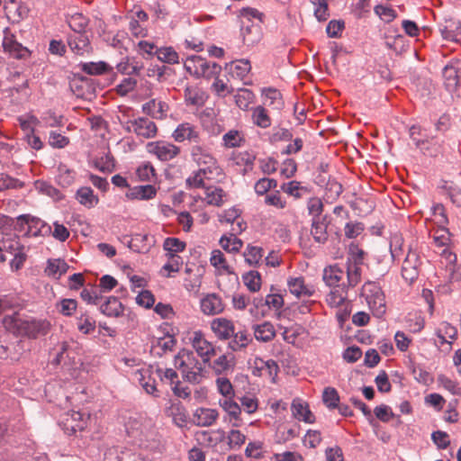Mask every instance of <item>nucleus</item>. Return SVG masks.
<instances>
[{
  "instance_id": "obj_47",
  "label": "nucleus",
  "mask_w": 461,
  "mask_h": 461,
  "mask_svg": "<svg viewBox=\"0 0 461 461\" xmlns=\"http://www.w3.org/2000/svg\"><path fill=\"white\" fill-rule=\"evenodd\" d=\"M0 243L3 250L10 254H15V252L23 250L19 238L14 233L6 234L0 240Z\"/></svg>"
},
{
  "instance_id": "obj_4",
  "label": "nucleus",
  "mask_w": 461,
  "mask_h": 461,
  "mask_svg": "<svg viewBox=\"0 0 461 461\" xmlns=\"http://www.w3.org/2000/svg\"><path fill=\"white\" fill-rule=\"evenodd\" d=\"M190 155L199 169L208 175L209 179H216L222 175V168L208 148L202 145H194L191 148Z\"/></svg>"
},
{
  "instance_id": "obj_24",
  "label": "nucleus",
  "mask_w": 461,
  "mask_h": 461,
  "mask_svg": "<svg viewBox=\"0 0 461 461\" xmlns=\"http://www.w3.org/2000/svg\"><path fill=\"white\" fill-rule=\"evenodd\" d=\"M228 199V194L220 186L208 185L204 189L203 201L212 206L221 207Z\"/></svg>"
},
{
  "instance_id": "obj_32",
  "label": "nucleus",
  "mask_w": 461,
  "mask_h": 461,
  "mask_svg": "<svg viewBox=\"0 0 461 461\" xmlns=\"http://www.w3.org/2000/svg\"><path fill=\"white\" fill-rule=\"evenodd\" d=\"M157 194L156 188L151 185H137L126 193V197L131 200H149L155 197Z\"/></svg>"
},
{
  "instance_id": "obj_55",
  "label": "nucleus",
  "mask_w": 461,
  "mask_h": 461,
  "mask_svg": "<svg viewBox=\"0 0 461 461\" xmlns=\"http://www.w3.org/2000/svg\"><path fill=\"white\" fill-rule=\"evenodd\" d=\"M77 325L83 334H90L95 330V321L87 312L80 314Z\"/></svg>"
},
{
  "instance_id": "obj_60",
  "label": "nucleus",
  "mask_w": 461,
  "mask_h": 461,
  "mask_svg": "<svg viewBox=\"0 0 461 461\" xmlns=\"http://www.w3.org/2000/svg\"><path fill=\"white\" fill-rule=\"evenodd\" d=\"M68 269V265L62 259H52L48 261L46 272L49 276H59L64 275Z\"/></svg>"
},
{
  "instance_id": "obj_37",
  "label": "nucleus",
  "mask_w": 461,
  "mask_h": 461,
  "mask_svg": "<svg viewBox=\"0 0 461 461\" xmlns=\"http://www.w3.org/2000/svg\"><path fill=\"white\" fill-rule=\"evenodd\" d=\"M251 119L255 125L262 129L270 127L272 123L271 118L263 105H258L251 109Z\"/></svg>"
},
{
  "instance_id": "obj_49",
  "label": "nucleus",
  "mask_w": 461,
  "mask_h": 461,
  "mask_svg": "<svg viewBox=\"0 0 461 461\" xmlns=\"http://www.w3.org/2000/svg\"><path fill=\"white\" fill-rule=\"evenodd\" d=\"M263 255L262 248L251 245H249L243 253L246 263L251 267L258 266L261 261Z\"/></svg>"
},
{
  "instance_id": "obj_9",
  "label": "nucleus",
  "mask_w": 461,
  "mask_h": 461,
  "mask_svg": "<svg viewBox=\"0 0 461 461\" xmlns=\"http://www.w3.org/2000/svg\"><path fill=\"white\" fill-rule=\"evenodd\" d=\"M147 150L149 154L156 156L161 161H169L180 153V148L176 145L166 141H151L147 144Z\"/></svg>"
},
{
  "instance_id": "obj_36",
  "label": "nucleus",
  "mask_w": 461,
  "mask_h": 461,
  "mask_svg": "<svg viewBox=\"0 0 461 461\" xmlns=\"http://www.w3.org/2000/svg\"><path fill=\"white\" fill-rule=\"evenodd\" d=\"M234 364V357L230 354H223L213 360L210 364V366L215 374L222 375L228 373L230 370H232Z\"/></svg>"
},
{
  "instance_id": "obj_6",
  "label": "nucleus",
  "mask_w": 461,
  "mask_h": 461,
  "mask_svg": "<svg viewBox=\"0 0 461 461\" xmlns=\"http://www.w3.org/2000/svg\"><path fill=\"white\" fill-rule=\"evenodd\" d=\"M185 68L197 77H205L207 79L218 77L221 71V67L216 62L207 61L205 59L196 55L187 59Z\"/></svg>"
},
{
  "instance_id": "obj_25",
  "label": "nucleus",
  "mask_w": 461,
  "mask_h": 461,
  "mask_svg": "<svg viewBox=\"0 0 461 461\" xmlns=\"http://www.w3.org/2000/svg\"><path fill=\"white\" fill-rule=\"evenodd\" d=\"M176 344V340L171 335L158 338L151 342L150 352L156 357H162L168 352H172Z\"/></svg>"
},
{
  "instance_id": "obj_50",
  "label": "nucleus",
  "mask_w": 461,
  "mask_h": 461,
  "mask_svg": "<svg viewBox=\"0 0 461 461\" xmlns=\"http://www.w3.org/2000/svg\"><path fill=\"white\" fill-rule=\"evenodd\" d=\"M220 245L224 250L236 253L239 252L242 248L243 241L240 239H238L236 235L231 233L229 237L222 236L220 239Z\"/></svg>"
},
{
  "instance_id": "obj_48",
  "label": "nucleus",
  "mask_w": 461,
  "mask_h": 461,
  "mask_svg": "<svg viewBox=\"0 0 461 461\" xmlns=\"http://www.w3.org/2000/svg\"><path fill=\"white\" fill-rule=\"evenodd\" d=\"M184 95L187 104L203 105L204 103L203 94L196 86H186Z\"/></svg>"
},
{
  "instance_id": "obj_45",
  "label": "nucleus",
  "mask_w": 461,
  "mask_h": 461,
  "mask_svg": "<svg viewBox=\"0 0 461 461\" xmlns=\"http://www.w3.org/2000/svg\"><path fill=\"white\" fill-rule=\"evenodd\" d=\"M156 57L161 62L167 64H177L179 62L178 53L173 47H161L155 50Z\"/></svg>"
},
{
  "instance_id": "obj_62",
  "label": "nucleus",
  "mask_w": 461,
  "mask_h": 461,
  "mask_svg": "<svg viewBox=\"0 0 461 461\" xmlns=\"http://www.w3.org/2000/svg\"><path fill=\"white\" fill-rule=\"evenodd\" d=\"M246 435L239 429H230L227 436V443L230 449H240L246 441Z\"/></svg>"
},
{
  "instance_id": "obj_41",
  "label": "nucleus",
  "mask_w": 461,
  "mask_h": 461,
  "mask_svg": "<svg viewBox=\"0 0 461 461\" xmlns=\"http://www.w3.org/2000/svg\"><path fill=\"white\" fill-rule=\"evenodd\" d=\"M225 438V432L219 429L210 431H202L198 434V440L207 446H216Z\"/></svg>"
},
{
  "instance_id": "obj_22",
  "label": "nucleus",
  "mask_w": 461,
  "mask_h": 461,
  "mask_svg": "<svg viewBox=\"0 0 461 461\" xmlns=\"http://www.w3.org/2000/svg\"><path fill=\"white\" fill-rule=\"evenodd\" d=\"M4 7L8 18L14 22H20L29 14L28 6L22 0H7Z\"/></svg>"
},
{
  "instance_id": "obj_20",
  "label": "nucleus",
  "mask_w": 461,
  "mask_h": 461,
  "mask_svg": "<svg viewBox=\"0 0 461 461\" xmlns=\"http://www.w3.org/2000/svg\"><path fill=\"white\" fill-rule=\"evenodd\" d=\"M202 312L206 315L220 314L224 311V303L216 294H208L200 303Z\"/></svg>"
},
{
  "instance_id": "obj_13",
  "label": "nucleus",
  "mask_w": 461,
  "mask_h": 461,
  "mask_svg": "<svg viewBox=\"0 0 461 461\" xmlns=\"http://www.w3.org/2000/svg\"><path fill=\"white\" fill-rule=\"evenodd\" d=\"M211 330L219 340H229L234 334L235 325L231 320L220 317L211 321Z\"/></svg>"
},
{
  "instance_id": "obj_33",
  "label": "nucleus",
  "mask_w": 461,
  "mask_h": 461,
  "mask_svg": "<svg viewBox=\"0 0 461 461\" xmlns=\"http://www.w3.org/2000/svg\"><path fill=\"white\" fill-rule=\"evenodd\" d=\"M229 73L237 78L243 79L251 70L249 60L242 59L226 65L225 68Z\"/></svg>"
},
{
  "instance_id": "obj_57",
  "label": "nucleus",
  "mask_w": 461,
  "mask_h": 461,
  "mask_svg": "<svg viewBox=\"0 0 461 461\" xmlns=\"http://www.w3.org/2000/svg\"><path fill=\"white\" fill-rule=\"evenodd\" d=\"M264 443L260 440L249 442L245 449V455L248 457L261 459L265 456Z\"/></svg>"
},
{
  "instance_id": "obj_31",
  "label": "nucleus",
  "mask_w": 461,
  "mask_h": 461,
  "mask_svg": "<svg viewBox=\"0 0 461 461\" xmlns=\"http://www.w3.org/2000/svg\"><path fill=\"white\" fill-rule=\"evenodd\" d=\"M168 106L165 102L151 99L142 105V111L156 119H163L166 116Z\"/></svg>"
},
{
  "instance_id": "obj_38",
  "label": "nucleus",
  "mask_w": 461,
  "mask_h": 461,
  "mask_svg": "<svg viewBox=\"0 0 461 461\" xmlns=\"http://www.w3.org/2000/svg\"><path fill=\"white\" fill-rule=\"evenodd\" d=\"M76 198L78 203L87 208H92L96 205L99 199L94 194L91 187L83 186L77 191Z\"/></svg>"
},
{
  "instance_id": "obj_39",
  "label": "nucleus",
  "mask_w": 461,
  "mask_h": 461,
  "mask_svg": "<svg viewBox=\"0 0 461 461\" xmlns=\"http://www.w3.org/2000/svg\"><path fill=\"white\" fill-rule=\"evenodd\" d=\"M118 72L124 75H140L143 68L142 63L136 61L135 59L125 58L117 64Z\"/></svg>"
},
{
  "instance_id": "obj_23",
  "label": "nucleus",
  "mask_w": 461,
  "mask_h": 461,
  "mask_svg": "<svg viewBox=\"0 0 461 461\" xmlns=\"http://www.w3.org/2000/svg\"><path fill=\"white\" fill-rule=\"evenodd\" d=\"M263 106H268L273 110L280 111L285 106L283 95L279 90L273 87H265L261 90Z\"/></svg>"
},
{
  "instance_id": "obj_43",
  "label": "nucleus",
  "mask_w": 461,
  "mask_h": 461,
  "mask_svg": "<svg viewBox=\"0 0 461 461\" xmlns=\"http://www.w3.org/2000/svg\"><path fill=\"white\" fill-rule=\"evenodd\" d=\"M255 366L256 368L259 371H264L267 373L268 377L275 382V379L278 374V365L277 363L273 359H267L264 360L262 358H256L255 359Z\"/></svg>"
},
{
  "instance_id": "obj_16",
  "label": "nucleus",
  "mask_w": 461,
  "mask_h": 461,
  "mask_svg": "<svg viewBox=\"0 0 461 461\" xmlns=\"http://www.w3.org/2000/svg\"><path fill=\"white\" fill-rule=\"evenodd\" d=\"M240 33L243 42L247 46H254L258 44L263 36L262 28L259 23H246L242 21Z\"/></svg>"
},
{
  "instance_id": "obj_28",
  "label": "nucleus",
  "mask_w": 461,
  "mask_h": 461,
  "mask_svg": "<svg viewBox=\"0 0 461 461\" xmlns=\"http://www.w3.org/2000/svg\"><path fill=\"white\" fill-rule=\"evenodd\" d=\"M254 337L258 341L269 342L276 337V330L270 321H264L252 326Z\"/></svg>"
},
{
  "instance_id": "obj_54",
  "label": "nucleus",
  "mask_w": 461,
  "mask_h": 461,
  "mask_svg": "<svg viewBox=\"0 0 461 461\" xmlns=\"http://www.w3.org/2000/svg\"><path fill=\"white\" fill-rule=\"evenodd\" d=\"M362 266L347 263L348 286L355 287L361 281Z\"/></svg>"
},
{
  "instance_id": "obj_27",
  "label": "nucleus",
  "mask_w": 461,
  "mask_h": 461,
  "mask_svg": "<svg viewBox=\"0 0 461 461\" xmlns=\"http://www.w3.org/2000/svg\"><path fill=\"white\" fill-rule=\"evenodd\" d=\"M219 418V412L216 409L198 408L194 413V422L197 426L210 427L215 423Z\"/></svg>"
},
{
  "instance_id": "obj_51",
  "label": "nucleus",
  "mask_w": 461,
  "mask_h": 461,
  "mask_svg": "<svg viewBox=\"0 0 461 461\" xmlns=\"http://www.w3.org/2000/svg\"><path fill=\"white\" fill-rule=\"evenodd\" d=\"M166 257L167 258V261L162 267L161 271L167 272L165 276L172 277V273H178L180 271L183 260L180 256H173V254L166 255Z\"/></svg>"
},
{
  "instance_id": "obj_10",
  "label": "nucleus",
  "mask_w": 461,
  "mask_h": 461,
  "mask_svg": "<svg viewBox=\"0 0 461 461\" xmlns=\"http://www.w3.org/2000/svg\"><path fill=\"white\" fill-rule=\"evenodd\" d=\"M420 264L418 253L410 249L402 263V276L407 282L412 283L418 278Z\"/></svg>"
},
{
  "instance_id": "obj_35",
  "label": "nucleus",
  "mask_w": 461,
  "mask_h": 461,
  "mask_svg": "<svg viewBox=\"0 0 461 461\" xmlns=\"http://www.w3.org/2000/svg\"><path fill=\"white\" fill-rule=\"evenodd\" d=\"M100 304V311L108 317H118L123 312V306L118 298L110 296L106 301Z\"/></svg>"
},
{
  "instance_id": "obj_8",
  "label": "nucleus",
  "mask_w": 461,
  "mask_h": 461,
  "mask_svg": "<svg viewBox=\"0 0 461 461\" xmlns=\"http://www.w3.org/2000/svg\"><path fill=\"white\" fill-rule=\"evenodd\" d=\"M127 131L139 138L152 139L158 133L156 123L147 117H139L127 122Z\"/></svg>"
},
{
  "instance_id": "obj_63",
  "label": "nucleus",
  "mask_w": 461,
  "mask_h": 461,
  "mask_svg": "<svg viewBox=\"0 0 461 461\" xmlns=\"http://www.w3.org/2000/svg\"><path fill=\"white\" fill-rule=\"evenodd\" d=\"M322 401L327 408L333 410L336 409L339 402V396L335 388L327 387L322 393Z\"/></svg>"
},
{
  "instance_id": "obj_19",
  "label": "nucleus",
  "mask_w": 461,
  "mask_h": 461,
  "mask_svg": "<svg viewBox=\"0 0 461 461\" xmlns=\"http://www.w3.org/2000/svg\"><path fill=\"white\" fill-rule=\"evenodd\" d=\"M70 50L77 55H85L92 51L88 37L85 33H72L68 37Z\"/></svg>"
},
{
  "instance_id": "obj_7",
  "label": "nucleus",
  "mask_w": 461,
  "mask_h": 461,
  "mask_svg": "<svg viewBox=\"0 0 461 461\" xmlns=\"http://www.w3.org/2000/svg\"><path fill=\"white\" fill-rule=\"evenodd\" d=\"M188 339L203 363H210L211 358L216 354V349L213 344L205 339L203 331L194 330L191 332Z\"/></svg>"
},
{
  "instance_id": "obj_44",
  "label": "nucleus",
  "mask_w": 461,
  "mask_h": 461,
  "mask_svg": "<svg viewBox=\"0 0 461 461\" xmlns=\"http://www.w3.org/2000/svg\"><path fill=\"white\" fill-rule=\"evenodd\" d=\"M311 234L316 242L320 244L325 243L328 240L326 222L320 219H314L312 224Z\"/></svg>"
},
{
  "instance_id": "obj_46",
  "label": "nucleus",
  "mask_w": 461,
  "mask_h": 461,
  "mask_svg": "<svg viewBox=\"0 0 461 461\" xmlns=\"http://www.w3.org/2000/svg\"><path fill=\"white\" fill-rule=\"evenodd\" d=\"M217 392L222 396V399H230L235 397V391L231 382L225 376H219L215 380Z\"/></svg>"
},
{
  "instance_id": "obj_1",
  "label": "nucleus",
  "mask_w": 461,
  "mask_h": 461,
  "mask_svg": "<svg viewBox=\"0 0 461 461\" xmlns=\"http://www.w3.org/2000/svg\"><path fill=\"white\" fill-rule=\"evenodd\" d=\"M126 431L142 448L156 451L162 447V436L150 418H130L126 423Z\"/></svg>"
},
{
  "instance_id": "obj_11",
  "label": "nucleus",
  "mask_w": 461,
  "mask_h": 461,
  "mask_svg": "<svg viewBox=\"0 0 461 461\" xmlns=\"http://www.w3.org/2000/svg\"><path fill=\"white\" fill-rule=\"evenodd\" d=\"M219 405L226 412L228 420L232 427H240L243 425V420L241 418L242 409L234 398L220 399Z\"/></svg>"
},
{
  "instance_id": "obj_40",
  "label": "nucleus",
  "mask_w": 461,
  "mask_h": 461,
  "mask_svg": "<svg viewBox=\"0 0 461 461\" xmlns=\"http://www.w3.org/2000/svg\"><path fill=\"white\" fill-rule=\"evenodd\" d=\"M255 97V94L250 89L240 88L234 95V101L240 109L247 111L249 105L254 103Z\"/></svg>"
},
{
  "instance_id": "obj_61",
  "label": "nucleus",
  "mask_w": 461,
  "mask_h": 461,
  "mask_svg": "<svg viewBox=\"0 0 461 461\" xmlns=\"http://www.w3.org/2000/svg\"><path fill=\"white\" fill-rule=\"evenodd\" d=\"M84 417V413L73 411L71 413L68 414V418L66 419V424L68 426H70L71 429L74 432L77 430H82L86 425Z\"/></svg>"
},
{
  "instance_id": "obj_52",
  "label": "nucleus",
  "mask_w": 461,
  "mask_h": 461,
  "mask_svg": "<svg viewBox=\"0 0 461 461\" xmlns=\"http://www.w3.org/2000/svg\"><path fill=\"white\" fill-rule=\"evenodd\" d=\"M243 282L250 292H258L261 287V276L258 271L251 270L242 276Z\"/></svg>"
},
{
  "instance_id": "obj_26",
  "label": "nucleus",
  "mask_w": 461,
  "mask_h": 461,
  "mask_svg": "<svg viewBox=\"0 0 461 461\" xmlns=\"http://www.w3.org/2000/svg\"><path fill=\"white\" fill-rule=\"evenodd\" d=\"M287 285L291 294L296 297H311L315 294V288L312 285H306L303 277H291L287 281Z\"/></svg>"
},
{
  "instance_id": "obj_59",
  "label": "nucleus",
  "mask_w": 461,
  "mask_h": 461,
  "mask_svg": "<svg viewBox=\"0 0 461 461\" xmlns=\"http://www.w3.org/2000/svg\"><path fill=\"white\" fill-rule=\"evenodd\" d=\"M163 249L167 251L166 255L178 256L177 253L185 250V243L177 238H167L164 240Z\"/></svg>"
},
{
  "instance_id": "obj_53",
  "label": "nucleus",
  "mask_w": 461,
  "mask_h": 461,
  "mask_svg": "<svg viewBox=\"0 0 461 461\" xmlns=\"http://www.w3.org/2000/svg\"><path fill=\"white\" fill-rule=\"evenodd\" d=\"M81 70L88 75H102L109 70L108 65L104 61L85 62L80 65Z\"/></svg>"
},
{
  "instance_id": "obj_34",
  "label": "nucleus",
  "mask_w": 461,
  "mask_h": 461,
  "mask_svg": "<svg viewBox=\"0 0 461 461\" xmlns=\"http://www.w3.org/2000/svg\"><path fill=\"white\" fill-rule=\"evenodd\" d=\"M344 276V271L338 265L330 266L323 270V281L330 287L341 286L339 282Z\"/></svg>"
},
{
  "instance_id": "obj_21",
  "label": "nucleus",
  "mask_w": 461,
  "mask_h": 461,
  "mask_svg": "<svg viewBox=\"0 0 461 461\" xmlns=\"http://www.w3.org/2000/svg\"><path fill=\"white\" fill-rule=\"evenodd\" d=\"M439 32L446 41H458L461 37V23L449 18L445 19L438 26Z\"/></svg>"
},
{
  "instance_id": "obj_5",
  "label": "nucleus",
  "mask_w": 461,
  "mask_h": 461,
  "mask_svg": "<svg viewBox=\"0 0 461 461\" xmlns=\"http://www.w3.org/2000/svg\"><path fill=\"white\" fill-rule=\"evenodd\" d=\"M361 295L373 313L380 318L385 313V299L380 285L375 282H366L362 287Z\"/></svg>"
},
{
  "instance_id": "obj_17",
  "label": "nucleus",
  "mask_w": 461,
  "mask_h": 461,
  "mask_svg": "<svg viewBox=\"0 0 461 461\" xmlns=\"http://www.w3.org/2000/svg\"><path fill=\"white\" fill-rule=\"evenodd\" d=\"M172 137L177 142L188 140L190 142L198 143L200 140L199 131L189 122L180 123L172 133Z\"/></svg>"
},
{
  "instance_id": "obj_2",
  "label": "nucleus",
  "mask_w": 461,
  "mask_h": 461,
  "mask_svg": "<svg viewBox=\"0 0 461 461\" xmlns=\"http://www.w3.org/2000/svg\"><path fill=\"white\" fill-rule=\"evenodd\" d=\"M3 324L5 330L14 335L25 336L30 339L46 335L50 327V322L47 321L23 320L17 313L5 316L3 320Z\"/></svg>"
},
{
  "instance_id": "obj_3",
  "label": "nucleus",
  "mask_w": 461,
  "mask_h": 461,
  "mask_svg": "<svg viewBox=\"0 0 461 461\" xmlns=\"http://www.w3.org/2000/svg\"><path fill=\"white\" fill-rule=\"evenodd\" d=\"M199 361L193 351L181 349L175 357V367L181 370L183 377L193 384H199L203 377L204 365Z\"/></svg>"
},
{
  "instance_id": "obj_29",
  "label": "nucleus",
  "mask_w": 461,
  "mask_h": 461,
  "mask_svg": "<svg viewBox=\"0 0 461 461\" xmlns=\"http://www.w3.org/2000/svg\"><path fill=\"white\" fill-rule=\"evenodd\" d=\"M229 340L228 347L232 351H240L246 348L253 339L248 330H240L238 331L234 330V334Z\"/></svg>"
},
{
  "instance_id": "obj_42",
  "label": "nucleus",
  "mask_w": 461,
  "mask_h": 461,
  "mask_svg": "<svg viewBox=\"0 0 461 461\" xmlns=\"http://www.w3.org/2000/svg\"><path fill=\"white\" fill-rule=\"evenodd\" d=\"M347 298L346 285L332 287L327 295L326 302L331 307L340 306Z\"/></svg>"
},
{
  "instance_id": "obj_15",
  "label": "nucleus",
  "mask_w": 461,
  "mask_h": 461,
  "mask_svg": "<svg viewBox=\"0 0 461 461\" xmlns=\"http://www.w3.org/2000/svg\"><path fill=\"white\" fill-rule=\"evenodd\" d=\"M135 380L149 394L158 396L157 390L156 379L151 367H143L137 370L134 374Z\"/></svg>"
},
{
  "instance_id": "obj_56",
  "label": "nucleus",
  "mask_w": 461,
  "mask_h": 461,
  "mask_svg": "<svg viewBox=\"0 0 461 461\" xmlns=\"http://www.w3.org/2000/svg\"><path fill=\"white\" fill-rule=\"evenodd\" d=\"M88 24V19L82 14L77 13L68 19V25L73 33H85V30Z\"/></svg>"
},
{
  "instance_id": "obj_64",
  "label": "nucleus",
  "mask_w": 461,
  "mask_h": 461,
  "mask_svg": "<svg viewBox=\"0 0 461 461\" xmlns=\"http://www.w3.org/2000/svg\"><path fill=\"white\" fill-rule=\"evenodd\" d=\"M205 179L208 178V175L202 172L201 169H198L193 173L192 176H190L186 179V185L189 188H203L205 189L206 185L204 183Z\"/></svg>"
},
{
  "instance_id": "obj_18",
  "label": "nucleus",
  "mask_w": 461,
  "mask_h": 461,
  "mask_svg": "<svg viewBox=\"0 0 461 461\" xmlns=\"http://www.w3.org/2000/svg\"><path fill=\"white\" fill-rule=\"evenodd\" d=\"M291 411L293 417L299 421H303L309 424L315 422L314 414L311 411L308 403L302 399L295 398L293 400Z\"/></svg>"
},
{
  "instance_id": "obj_14",
  "label": "nucleus",
  "mask_w": 461,
  "mask_h": 461,
  "mask_svg": "<svg viewBox=\"0 0 461 461\" xmlns=\"http://www.w3.org/2000/svg\"><path fill=\"white\" fill-rule=\"evenodd\" d=\"M3 48L5 52H8L15 59H23L29 56V50L19 43L14 35H13L9 29L4 31Z\"/></svg>"
},
{
  "instance_id": "obj_12",
  "label": "nucleus",
  "mask_w": 461,
  "mask_h": 461,
  "mask_svg": "<svg viewBox=\"0 0 461 461\" xmlns=\"http://www.w3.org/2000/svg\"><path fill=\"white\" fill-rule=\"evenodd\" d=\"M18 220L28 226L27 232L33 237L47 236L51 232V228L40 218L31 215H21Z\"/></svg>"
},
{
  "instance_id": "obj_30",
  "label": "nucleus",
  "mask_w": 461,
  "mask_h": 461,
  "mask_svg": "<svg viewBox=\"0 0 461 461\" xmlns=\"http://www.w3.org/2000/svg\"><path fill=\"white\" fill-rule=\"evenodd\" d=\"M435 335L438 339L440 345L445 343L451 344V341H448L447 339H456L457 338L458 332L457 329L451 323L447 321H442L435 330Z\"/></svg>"
},
{
  "instance_id": "obj_58",
  "label": "nucleus",
  "mask_w": 461,
  "mask_h": 461,
  "mask_svg": "<svg viewBox=\"0 0 461 461\" xmlns=\"http://www.w3.org/2000/svg\"><path fill=\"white\" fill-rule=\"evenodd\" d=\"M57 176L58 183L62 187H68L74 182L76 173L69 169L66 165H59Z\"/></svg>"
}]
</instances>
